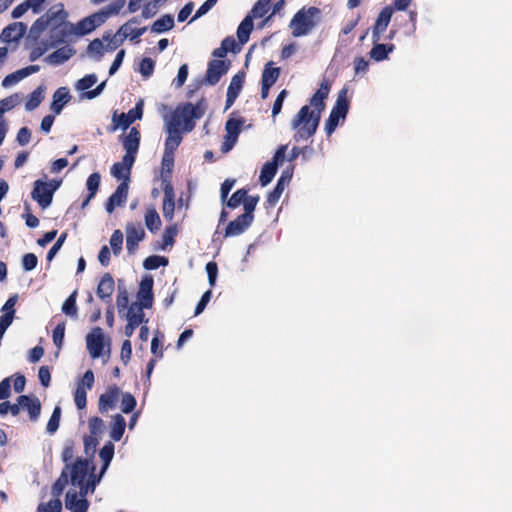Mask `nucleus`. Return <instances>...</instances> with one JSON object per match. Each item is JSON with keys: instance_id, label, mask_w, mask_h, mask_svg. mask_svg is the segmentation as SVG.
Here are the masks:
<instances>
[{"instance_id": "obj_1", "label": "nucleus", "mask_w": 512, "mask_h": 512, "mask_svg": "<svg viewBox=\"0 0 512 512\" xmlns=\"http://www.w3.org/2000/svg\"><path fill=\"white\" fill-rule=\"evenodd\" d=\"M206 101L201 98L195 104L191 102L179 104L173 111L171 117L166 121L165 139L166 154H174L182 142V133L191 132L195 128V120L202 118L206 112Z\"/></svg>"}, {"instance_id": "obj_2", "label": "nucleus", "mask_w": 512, "mask_h": 512, "mask_svg": "<svg viewBox=\"0 0 512 512\" xmlns=\"http://www.w3.org/2000/svg\"><path fill=\"white\" fill-rule=\"evenodd\" d=\"M330 89V82L327 79H323L320 87L309 100L310 105L314 109L311 110L308 105H304L292 120V128L296 130L294 138L297 141L299 139H309L316 133L321 114L325 109V99H327Z\"/></svg>"}, {"instance_id": "obj_3", "label": "nucleus", "mask_w": 512, "mask_h": 512, "mask_svg": "<svg viewBox=\"0 0 512 512\" xmlns=\"http://www.w3.org/2000/svg\"><path fill=\"white\" fill-rule=\"evenodd\" d=\"M320 14L318 7L301 8L290 21L292 35L301 37L309 34L319 23Z\"/></svg>"}, {"instance_id": "obj_4", "label": "nucleus", "mask_w": 512, "mask_h": 512, "mask_svg": "<svg viewBox=\"0 0 512 512\" xmlns=\"http://www.w3.org/2000/svg\"><path fill=\"white\" fill-rule=\"evenodd\" d=\"M66 17L67 13L63 9H56V7L53 6L32 24L30 32L38 36L49 26H59L63 24Z\"/></svg>"}, {"instance_id": "obj_5", "label": "nucleus", "mask_w": 512, "mask_h": 512, "mask_svg": "<svg viewBox=\"0 0 512 512\" xmlns=\"http://www.w3.org/2000/svg\"><path fill=\"white\" fill-rule=\"evenodd\" d=\"M68 484V470L63 469L60 477L55 481L52 486V493L56 497L55 499L50 500L47 503H40L38 505V512H61L62 511V503L58 498L66 485Z\"/></svg>"}, {"instance_id": "obj_6", "label": "nucleus", "mask_w": 512, "mask_h": 512, "mask_svg": "<svg viewBox=\"0 0 512 512\" xmlns=\"http://www.w3.org/2000/svg\"><path fill=\"white\" fill-rule=\"evenodd\" d=\"M56 190L57 185H53V183H48L42 180H36L31 192V197L41 208L45 209L52 203L53 195Z\"/></svg>"}, {"instance_id": "obj_7", "label": "nucleus", "mask_w": 512, "mask_h": 512, "mask_svg": "<svg viewBox=\"0 0 512 512\" xmlns=\"http://www.w3.org/2000/svg\"><path fill=\"white\" fill-rule=\"evenodd\" d=\"M143 115V103L139 102L134 108L130 109L127 113L114 112L112 117V125L109 127V132H115L119 127L124 130L127 129L134 121L140 120Z\"/></svg>"}, {"instance_id": "obj_8", "label": "nucleus", "mask_w": 512, "mask_h": 512, "mask_svg": "<svg viewBox=\"0 0 512 512\" xmlns=\"http://www.w3.org/2000/svg\"><path fill=\"white\" fill-rule=\"evenodd\" d=\"M91 470V473L94 471V467H90V462L88 459L77 458L76 461L70 465L68 471H70L71 483L72 485L81 484L87 480V476Z\"/></svg>"}, {"instance_id": "obj_9", "label": "nucleus", "mask_w": 512, "mask_h": 512, "mask_svg": "<svg viewBox=\"0 0 512 512\" xmlns=\"http://www.w3.org/2000/svg\"><path fill=\"white\" fill-rule=\"evenodd\" d=\"M230 67V62L225 60H211L208 63L205 81L209 85H216L221 77L225 75Z\"/></svg>"}, {"instance_id": "obj_10", "label": "nucleus", "mask_w": 512, "mask_h": 512, "mask_svg": "<svg viewBox=\"0 0 512 512\" xmlns=\"http://www.w3.org/2000/svg\"><path fill=\"white\" fill-rule=\"evenodd\" d=\"M86 344L92 358L100 357L104 349V334L102 328H93L86 336Z\"/></svg>"}, {"instance_id": "obj_11", "label": "nucleus", "mask_w": 512, "mask_h": 512, "mask_svg": "<svg viewBox=\"0 0 512 512\" xmlns=\"http://www.w3.org/2000/svg\"><path fill=\"white\" fill-rule=\"evenodd\" d=\"M145 231L141 225L128 223L126 226V248L129 254H134L138 244L145 238Z\"/></svg>"}, {"instance_id": "obj_12", "label": "nucleus", "mask_w": 512, "mask_h": 512, "mask_svg": "<svg viewBox=\"0 0 512 512\" xmlns=\"http://www.w3.org/2000/svg\"><path fill=\"white\" fill-rule=\"evenodd\" d=\"M393 14V8L391 6H385L379 13L375 24L372 28V41L373 43L381 40V34L387 29L391 17Z\"/></svg>"}, {"instance_id": "obj_13", "label": "nucleus", "mask_w": 512, "mask_h": 512, "mask_svg": "<svg viewBox=\"0 0 512 512\" xmlns=\"http://www.w3.org/2000/svg\"><path fill=\"white\" fill-rule=\"evenodd\" d=\"M121 394V390L117 385L109 386L105 393L101 394L98 400V409L104 414L108 410L115 408L116 403Z\"/></svg>"}, {"instance_id": "obj_14", "label": "nucleus", "mask_w": 512, "mask_h": 512, "mask_svg": "<svg viewBox=\"0 0 512 512\" xmlns=\"http://www.w3.org/2000/svg\"><path fill=\"white\" fill-rule=\"evenodd\" d=\"M128 183L126 181L121 182L115 192L108 198L105 209L111 214L116 206H122L125 204L128 196Z\"/></svg>"}, {"instance_id": "obj_15", "label": "nucleus", "mask_w": 512, "mask_h": 512, "mask_svg": "<svg viewBox=\"0 0 512 512\" xmlns=\"http://www.w3.org/2000/svg\"><path fill=\"white\" fill-rule=\"evenodd\" d=\"M153 284L154 282L152 277L144 278L140 283L139 291L137 293L139 300L138 304L147 309L151 308L153 304Z\"/></svg>"}, {"instance_id": "obj_16", "label": "nucleus", "mask_w": 512, "mask_h": 512, "mask_svg": "<svg viewBox=\"0 0 512 512\" xmlns=\"http://www.w3.org/2000/svg\"><path fill=\"white\" fill-rule=\"evenodd\" d=\"M291 178H292V171H289L287 169L282 172L280 178L278 179V181L276 183V186L267 196V203L270 206L276 205V203L279 201L286 185L290 182Z\"/></svg>"}, {"instance_id": "obj_17", "label": "nucleus", "mask_w": 512, "mask_h": 512, "mask_svg": "<svg viewBox=\"0 0 512 512\" xmlns=\"http://www.w3.org/2000/svg\"><path fill=\"white\" fill-rule=\"evenodd\" d=\"M101 24H103V17L95 13L80 20L75 27V33L81 36L89 34Z\"/></svg>"}, {"instance_id": "obj_18", "label": "nucleus", "mask_w": 512, "mask_h": 512, "mask_svg": "<svg viewBox=\"0 0 512 512\" xmlns=\"http://www.w3.org/2000/svg\"><path fill=\"white\" fill-rule=\"evenodd\" d=\"M18 402L21 404V408L28 411L29 417L32 421H36L39 418L41 413V403L38 398L28 395H20L18 397Z\"/></svg>"}, {"instance_id": "obj_19", "label": "nucleus", "mask_w": 512, "mask_h": 512, "mask_svg": "<svg viewBox=\"0 0 512 512\" xmlns=\"http://www.w3.org/2000/svg\"><path fill=\"white\" fill-rule=\"evenodd\" d=\"M26 31V24L14 22L3 29L1 37L6 42L18 41L25 35Z\"/></svg>"}, {"instance_id": "obj_20", "label": "nucleus", "mask_w": 512, "mask_h": 512, "mask_svg": "<svg viewBox=\"0 0 512 512\" xmlns=\"http://www.w3.org/2000/svg\"><path fill=\"white\" fill-rule=\"evenodd\" d=\"M253 223L252 220L243 219V215H239L236 219L230 221L225 229V237H234L242 234Z\"/></svg>"}, {"instance_id": "obj_21", "label": "nucleus", "mask_w": 512, "mask_h": 512, "mask_svg": "<svg viewBox=\"0 0 512 512\" xmlns=\"http://www.w3.org/2000/svg\"><path fill=\"white\" fill-rule=\"evenodd\" d=\"M65 506L74 512H87L89 502L85 498H79L76 491H68L65 499Z\"/></svg>"}, {"instance_id": "obj_22", "label": "nucleus", "mask_w": 512, "mask_h": 512, "mask_svg": "<svg viewBox=\"0 0 512 512\" xmlns=\"http://www.w3.org/2000/svg\"><path fill=\"white\" fill-rule=\"evenodd\" d=\"M115 289V283L112 275L110 273H105L97 286V296L105 301L110 299Z\"/></svg>"}, {"instance_id": "obj_23", "label": "nucleus", "mask_w": 512, "mask_h": 512, "mask_svg": "<svg viewBox=\"0 0 512 512\" xmlns=\"http://www.w3.org/2000/svg\"><path fill=\"white\" fill-rule=\"evenodd\" d=\"M70 99L71 96L67 87L58 88L53 94L51 110L55 114H60L63 107L69 102Z\"/></svg>"}, {"instance_id": "obj_24", "label": "nucleus", "mask_w": 512, "mask_h": 512, "mask_svg": "<svg viewBox=\"0 0 512 512\" xmlns=\"http://www.w3.org/2000/svg\"><path fill=\"white\" fill-rule=\"evenodd\" d=\"M163 216L167 221H171L174 217L175 201L174 192L170 184H167L164 188L163 197Z\"/></svg>"}, {"instance_id": "obj_25", "label": "nucleus", "mask_w": 512, "mask_h": 512, "mask_svg": "<svg viewBox=\"0 0 512 512\" xmlns=\"http://www.w3.org/2000/svg\"><path fill=\"white\" fill-rule=\"evenodd\" d=\"M141 134L137 127H132L129 133L123 137L122 144L126 152L137 154L140 146Z\"/></svg>"}, {"instance_id": "obj_26", "label": "nucleus", "mask_w": 512, "mask_h": 512, "mask_svg": "<svg viewBox=\"0 0 512 512\" xmlns=\"http://www.w3.org/2000/svg\"><path fill=\"white\" fill-rule=\"evenodd\" d=\"M101 182V175L98 172H94L89 175L86 181V187L88 195L81 204V208L84 209L89 202L96 196Z\"/></svg>"}, {"instance_id": "obj_27", "label": "nucleus", "mask_w": 512, "mask_h": 512, "mask_svg": "<svg viewBox=\"0 0 512 512\" xmlns=\"http://www.w3.org/2000/svg\"><path fill=\"white\" fill-rule=\"evenodd\" d=\"M74 54L75 50L73 48L64 46L48 55L46 60L52 65H60L68 61Z\"/></svg>"}, {"instance_id": "obj_28", "label": "nucleus", "mask_w": 512, "mask_h": 512, "mask_svg": "<svg viewBox=\"0 0 512 512\" xmlns=\"http://www.w3.org/2000/svg\"><path fill=\"white\" fill-rule=\"evenodd\" d=\"M347 92L348 89L346 87L342 88L337 96V100L335 102V105L333 106L331 112L339 115L342 120L346 118V115L349 110V101L347 99Z\"/></svg>"}, {"instance_id": "obj_29", "label": "nucleus", "mask_w": 512, "mask_h": 512, "mask_svg": "<svg viewBox=\"0 0 512 512\" xmlns=\"http://www.w3.org/2000/svg\"><path fill=\"white\" fill-rule=\"evenodd\" d=\"M145 307H142V305L138 304V302H134L131 304V306L126 310L125 317L127 321H130L137 326H139L143 322H148V320H145V314L143 312V309Z\"/></svg>"}, {"instance_id": "obj_30", "label": "nucleus", "mask_w": 512, "mask_h": 512, "mask_svg": "<svg viewBox=\"0 0 512 512\" xmlns=\"http://www.w3.org/2000/svg\"><path fill=\"white\" fill-rule=\"evenodd\" d=\"M126 428V421L121 414H116L112 418L110 437L114 441H120Z\"/></svg>"}, {"instance_id": "obj_31", "label": "nucleus", "mask_w": 512, "mask_h": 512, "mask_svg": "<svg viewBox=\"0 0 512 512\" xmlns=\"http://www.w3.org/2000/svg\"><path fill=\"white\" fill-rule=\"evenodd\" d=\"M145 225L151 233H156L161 227V219L154 207L147 208L144 215Z\"/></svg>"}, {"instance_id": "obj_32", "label": "nucleus", "mask_w": 512, "mask_h": 512, "mask_svg": "<svg viewBox=\"0 0 512 512\" xmlns=\"http://www.w3.org/2000/svg\"><path fill=\"white\" fill-rule=\"evenodd\" d=\"M394 49L395 46L393 44H381L376 42L370 50V57L375 61H383L387 59L389 53H391Z\"/></svg>"}, {"instance_id": "obj_33", "label": "nucleus", "mask_w": 512, "mask_h": 512, "mask_svg": "<svg viewBox=\"0 0 512 512\" xmlns=\"http://www.w3.org/2000/svg\"><path fill=\"white\" fill-rule=\"evenodd\" d=\"M252 30L253 16L247 15L237 28V37L241 44H245L249 40Z\"/></svg>"}, {"instance_id": "obj_34", "label": "nucleus", "mask_w": 512, "mask_h": 512, "mask_svg": "<svg viewBox=\"0 0 512 512\" xmlns=\"http://www.w3.org/2000/svg\"><path fill=\"white\" fill-rule=\"evenodd\" d=\"M280 72L281 71L279 67H273L272 61L268 62L264 66L261 76V83L273 86L278 80Z\"/></svg>"}, {"instance_id": "obj_35", "label": "nucleus", "mask_w": 512, "mask_h": 512, "mask_svg": "<svg viewBox=\"0 0 512 512\" xmlns=\"http://www.w3.org/2000/svg\"><path fill=\"white\" fill-rule=\"evenodd\" d=\"M174 18L170 14H165L157 19L151 26L152 32L163 33L174 27Z\"/></svg>"}, {"instance_id": "obj_36", "label": "nucleus", "mask_w": 512, "mask_h": 512, "mask_svg": "<svg viewBox=\"0 0 512 512\" xmlns=\"http://www.w3.org/2000/svg\"><path fill=\"white\" fill-rule=\"evenodd\" d=\"M244 121L242 119L230 118L226 121L225 130L227 132L228 139H232L233 142L236 141L238 135L241 132V127Z\"/></svg>"}, {"instance_id": "obj_37", "label": "nucleus", "mask_w": 512, "mask_h": 512, "mask_svg": "<svg viewBox=\"0 0 512 512\" xmlns=\"http://www.w3.org/2000/svg\"><path fill=\"white\" fill-rule=\"evenodd\" d=\"M44 89L42 86L37 87L29 96L25 103V109L32 111L36 109L44 99Z\"/></svg>"}, {"instance_id": "obj_38", "label": "nucleus", "mask_w": 512, "mask_h": 512, "mask_svg": "<svg viewBox=\"0 0 512 512\" xmlns=\"http://www.w3.org/2000/svg\"><path fill=\"white\" fill-rule=\"evenodd\" d=\"M277 173L276 163L267 162L263 165L259 177L262 186L268 185Z\"/></svg>"}, {"instance_id": "obj_39", "label": "nucleus", "mask_w": 512, "mask_h": 512, "mask_svg": "<svg viewBox=\"0 0 512 512\" xmlns=\"http://www.w3.org/2000/svg\"><path fill=\"white\" fill-rule=\"evenodd\" d=\"M77 291H73L62 305V312L71 317L77 318V305H76Z\"/></svg>"}, {"instance_id": "obj_40", "label": "nucleus", "mask_w": 512, "mask_h": 512, "mask_svg": "<svg viewBox=\"0 0 512 512\" xmlns=\"http://www.w3.org/2000/svg\"><path fill=\"white\" fill-rule=\"evenodd\" d=\"M178 229L175 224L167 226L162 234V242L160 248L165 250L167 247L173 246Z\"/></svg>"}, {"instance_id": "obj_41", "label": "nucleus", "mask_w": 512, "mask_h": 512, "mask_svg": "<svg viewBox=\"0 0 512 512\" xmlns=\"http://www.w3.org/2000/svg\"><path fill=\"white\" fill-rule=\"evenodd\" d=\"M259 199L260 197L258 195H255V196H251V195H247V197L245 198L244 202H243V207H244V213L242 214L243 215V219H250V220H254V210L259 202Z\"/></svg>"}, {"instance_id": "obj_42", "label": "nucleus", "mask_w": 512, "mask_h": 512, "mask_svg": "<svg viewBox=\"0 0 512 512\" xmlns=\"http://www.w3.org/2000/svg\"><path fill=\"white\" fill-rule=\"evenodd\" d=\"M125 6V0H117L107 6H105L100 12L97 14L103 17V23L106 19L112 15H117L122 8Z\"/></svg>"}, {"instance_id": "obj_43", "label": "nucleus", "mask_w": 512, "mask_h": 512, "mask_svg": "<svg viewBox=\"0 0 512 512\" xmlns=\"http://www.w3.org/2000/svg\"><path fill=\"white\" fill-rule=\"evenodd\" d=\"M75 455V442L73 440H67L64 443V447L61 453L62 461L65 464L64 469L68 470Z\"/></svg>"}, {"instance_id": "obj_44", "label": "nucleus", "mask_w": 512, "mask_h": 512, "mask_svg": "<svg viewBox=\"0 0 512 512\" xmlns=\"http://www.w3.org/2000/svg\"><path fill=\"white\" fill-rule=\"evenodd\" d=\"M272 0H258L249 15L254 18H262L265 16L271 8Z\"/></svg>"}, {"instance_id": "obj_45", "label": "nucleus", "mask_w": 512, "mask_h": 512, "mask_svg": "<svg viewBox=\"0 0 512 512\" xmlns=\"http://www.w3.org/2000/svg\"><path fill=\"white\" fill-rule=\"evenodd\" d=\"M244 79L245 74L243 72H238L237 74H235L230 81L227 92L232 93L233 95L238 97L243 88Z\"/></svg>"}, {"instance_id": "obj_46", "label": "nucleus", "mask_w": 512, "mask_h": 512, "mask_svg": "<svg viewBox=\"0 0 512 512\" xmlns=\"http://www.w3.org/2000/svg\"><path fill=\"white\" fill-rule=\"evenodd\" d=\"M167 264H168V259L164 256H159V255L149 256L143 262V266L147 270H156L160 266H166Z\"/></svg>"}, {"instance_id": "obj_47", "label": "nucleus", "mask_w": 512, "mask_h": 512, "mask_svg": "<svg viewBox=\"0 0 512 512\" xmlns=\"http://www.w3.org/2000/svg\"><path fill=\"white\" fill-rule=\"evenodd\" d=\"M116 304L119 314H121L122 312L126 311L129 308V295L125 286H118Z\"/></svg>"}, {"instance_id": "obj_48", "label": "nucleus", "mask_w": 512, "mask_h": 512, "mask_svg": "<svg viewBox=\"0 0 512 512\" xmlns=\"http://www.w3.org/2000/svg\"><path fill=\"white\" fill-rule=\"evenodd\" d=\"M60 418H61V408L60 406H56L52 412V415L50 416V419L48 420L46 431L49 434H54L60 425Z\"/></svg>"}, {"instance_id": "obj_49", "label": "nucleus", "mask_w": 512, "mask_h": 512, "mask_svg": "<svg viewBox=\"0 0 512 512\" xmlns=\"http://www.w3.org/2000/svg\"><path fill=\"white\" fill-rule=\"evenodd\" d=\"M136 404V399L131 393L126 392L122 394L121 410L123 413L129 414L133 412L136 407Z\"/></svg>"}, {"instance_id": "obj_50", "label": "nucleus", "mask_w": 512, "mask_h": 512, "mask_svg": "<svg viewBox=\"0 0 512 512\" xmlns=\"http://www.w3.org/2000/svg\"><path fill=\"white\" fill-rule=\"evenodd\" d=\"M247 195H248L247 189H245V188L238 189L237 191H235L232 194L230 199L227 201V206L232 209L238 207L241 203L243 204Z\"/></svg>"}, {"instance_id": "obj_51", "label": "nucleus", "mask_w": 512, "mask_h": 512, "mask_svg": "<svg viewBox=\"0 0 512 512\" xmlns=\"http://www.w3.org/2000/svg\"><path fill=\"white\" fill-rule=\"evenodd\" d=\"M65 327H66L65 321H61L60 323H58L56 325V327L54 328L53 333H52L53 343L58 349H60L63 345V340H64V336H65Z\"/></svg>"}, {"instance_id": "obj_52", "label": "nucleus", "mask_w": 512, "mask_h": 512, "mask_svg": "<svg viewBox=\"0 0 512 512\" xmlns=\"http://www.w3.org/2000/svg\"><path fill=\"white\" fill-rule=\"evenodd\" d=\"M114 456V444L107 442L100 450L99 457L104 463V469L109 465Z\"/></svg>"}, {"instance_id": "obj_53", "label": "nucleus", "mask_w": 512, "mask_h": 512, "mask_svg": "<svg viewBox=\"0 0 512 512\" xmlns=\"http://www.w3.org/2000/svg\"><path fill=\"white\" fill-rule=\"evenodd\" d=\"M90 478H91L90 481H86V482H83L81 484H76L75 485V486H77L79 488L80 498H85L86 495L89 492L90 493L94 492L95 487H96V483H97L98 480H96L95 475H93V474H90Z\"/></svg>"}, {"instance_id": "obj_54", "label": "nucleus", "mask_w": 512, "mask_h": 512, "mask_svg": "<svg viewBox=\"0 0 512 512\" xmlns=\"http://www.w3.org/2000/svg\"><path fill=\"white\" fill-rule=\"evenodd\" d=\"M74 402L79 410H82L87 405V390L85 387H76L74 391Z\"/></svg>"}, {"instance_id": "obj_55", "label": "nucleus", "mask_w": 512, "mask_h": 512, "mask_svg": "<svg viewBox=\"0 0 512 512\" xmlns=\"http://www.w3.org/2000/svg\"><path fill=\"white\" fill-rule=\"evenodd\" d=\"M154 68H155L154 60L149 57H145L140 62L139 72L141 73V75L143 77L148 78L153 74Z\"/></svg>"}, {"instance_id": "obj_56", "label": "nucleus", "mask_w": 512, "mask_h": 512, "mask_svg": "<svg viewBox=\"0 0 512 512\" xmlns=\"http://www.w3.org/2000/svg\"><path fill=\"white\" fill-rule=\"evenodd\" d=\"M123 234L120 230H115L110 238V245L115 255H118L122 250Z\"/></svg>"}, {"instance_id": "obj_57", "label": "nucleus", "mask_w": 512, "mask_h": 512, "mask_svg": "<svg viewBox=\"0 0 512 512\" xmlns=\"http://www.w3.org/2000/svg\"><path fill=\"white\" fill-rule=\"evenodd\" d=\"M84 452L87 456H93L98 445V439L96 436L85 435L83 438Z\"/></svg>"}, {"instance_id": "obj_58", "label": "nucleus", "mask_w": 512, "mask_h": 512, "mask_svg": "<svg viewBox=\"0 0 512 512\" xmlns=\"http://www.w3.org/2000/svg\"><path fill=\"white\" fill-rule=\"evenodd\" d=\"M111 174L113 177L117 179H124V181L129 180L130 172L126 171V167L123 166L120 162H116L111 167Z\"/></svg>"}, {"instance_id": "obj_59", "label": "nucleus", "mask_w": 512, "mask_h": 512, "mask_svg": "<svg viewBox=\"0 0 512 512\" xmlns=\"http://www.w3.org/2000/svg\"><path fill=\"white\" fill-rule=\"evenodd\" d=\"M103 39L108 41L107 49L110 51L117 49L125 41V39L120 34H118V32L113 35H104Z\"/></svg>"}, {"instance_id": "obj_60", "label": "nucleus", "mask_w": 512, "mask_h": 512, "mask_svg": "<svg viewBox=\"0 0 512 512\" xmlns=\"http://www.w3.org/2000/svg\"><path fill=\"white\" fill-rule=\"evenodd\" d=\"M15 310L5 312L0 316V339L3 337L7 328L11 325L14 319Z\"/></svg>"}, {"instance_id": "obj_61", "label": "nucleus", "mask_w": 512, "mask_h": 512, "mask_svg": "<svg viewBox=\"0 0 512 512\" xmlns=\"http://www.w3.org/2000/svg\"><path fill=\"white\" fill-rule=\"evenodd\" d=\"M89 431L91 436H96L102 432L104 428V421L97 416L91 417L88 422Z\"/></svg>"}, {"instance_id": "obj_62", "label": "nucleus", "mask_w": 512, "mask_h": 512, "mask_svg": "<svg viewBox=\"0 0 512 512\" xmlns=\"http://www.w3.org/2000/svg\"><path fill=\"white\" fill-rule=\"evenodd\" d=\"M96 82L97 76L95 74H88L77 82L76 88L81 91H86L89 88H91Z\"/></svg>"}, {"instance_id": "obj_63", "label": "nucleus", "mask_w": 512, "mask_h": 512, "mask_svg": "<svg viewBox=\"0 0 512 512\" xmlns=\"http://www.w3.org/2000/svg\"><path fill=\"white\" fill-rule=\"evenodd\" d=\"M341 119L342 118L339 115H337L333 112H330V115L325 122V132H326L327 136L332 135V133L336 130V128L339 124V121Z\"/></svg>"}, {"instance_id": "obj_64", "label": "nucleus", "mask_w": 512, "mask_h": 512, "mask_svg": "<svg viewBox=\"0 0 512 512\" xmlns=\"http://www.w3.org/2000/svg\"><path fill=\"white\" fill-rule=\"evenodd\" d=\"M38 258L34 253H27L22 258V265L25 271H31L36 268Z\"/></svg>"}]
</instances>
